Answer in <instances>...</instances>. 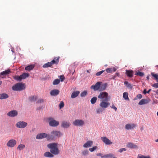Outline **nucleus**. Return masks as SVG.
Returning <instances> with one entry per match:
<instances>
[{
	"label": "nucleus",
	"mask_w": 158,
	"mask_h": 158,
	"mask_svg": "<svg viewBox=\"0 0 158 158\" xmlns=\"http://www.w3.org/2000/svg\"><path fill=\"white\" fill-rule=\"evenodd\" d=\"M47 147L50 149L51 153L54 155H57L59 153V150L57 148V145L56 143H52L47 145Z\"/></svg>",
	"instance_id": "obj_1"
},
{
	"label": "nucleus",
	"mask_w": 158,
	"mask_h": 158,
	"mask_svg": "<svg viewBox=\"0 0 158 158\" xmlns=\"http://www.w3.org/2000/svg\"><path fill=\"white\" fill-rule=\"evenodd\" d=\"M25 84L22 82L18 83L15 84L12 87V89L14 91H21L25 89Z\"/></svg>",
	"instance_id": "obj_2"
},
{
	"label": "nucleus",
	"mask_w": 158,
	"mask_h": 158,
	"mask_svg": "<svg viewBox=\"0 0 158 158\" xmlns=\"http://www.w3.org/2000/svg\"><path fill=\"white\" fill-rule=\"evenodd\" d=\"M47 120L49 126L51 127H56L59 124V122L55 120L52 117H49L47 118Z\"/></svg>",
	"instance_id": "obj_3"
},
{
	"label": "nucleus",
	"mask_w": 158,
	"mask_h": 158,
	"mask_svg": "<svg viewBox=\"0 0 158 158\" xmlns=\"http://www.w3.org/2000/svg\"><path fill=\"white\" fill-rule=\"evenodd\" d=\"M108 94L107 93L104 92H101L98 96V98L101 99L102 101H108Z\"/></svg>",
	"instance_id": "obj_4"
},
{
	"label": "nucleus",
	"mask_w": 158,
	"mask_h": 158,
	"mask_svg": "<svg viewBox=\"0 0 158 158\" xmlns=\"http://www.w3.org/2000/svg\"><path fill=\"white\" fill-rule=\"evenodd\" d=\"M59 58L54 59L51 62H48L43 65V67L44 68H48L51 67L54 64H57L59 62Z\"/></svg>",
	"instance_id": "obj_5"
},
{
	"label": "nucleus",
	"mask_w": 158,
	"mask_h": 158,
	"mask_svg": "<svg viewBox=\"0 0 158 158\" xmlns=\"http://www.w3.org/2000/svg\"><path fill=\"white\" fill-rule=\"evenodd\" d=\"M51 135H49L47 137L48 140H52L55 137H58L59 135V132L56 131H53L51 132Z\"/></svg>",
	"instance_id": "obj_6"
},
{
	"label": "nucleus",
	"mask_w": 158,
	"mask_h": 158,
	"mask_svg": "<svg viewBox=\"0 0 158 158\" xmlns=\"http://www.w3.org/2000/svg\"><path fill=\"white\" fill-rule=\"evenodd\" d=\"M27 125V123L23 121H20L16 124V126L19 128H24Z\"/></svg>",
	"instance_id": "obj_7"
},
{
	"label": "nucleus",
	"mask_w": 158,
	"mask_h": 158,
	"mask_svg": "<svg viewBox=\"0 0 158 158\" xmlns=\"http://www.w3.org/2000/svg\"><path fill=\"white\" fill-rule=\"evenodd\" d=\"M84 123V121L82 120L76 119L73 122L74 125L77 126H82L83 125Z\"/></svg>",
	"instance_id": "obj_8"
},
{
	"label": "nucleus",
	"mask_w": 158,
	"mask_h": 158,
	"mask_svg": "<svg viewBox=\"0 0 158 158\" xmlns=\"http://www.w3.org/2000/svg\"><path fill=\"white\" fill-rule=\"evenodd\" d=\"M16 141L15 139H11L7 143L6 145L8 147L13 148L16 144Z\"/></svg>",
	"instance_id": "obj_9"
},
{
	"label": "nucleus",
	"mask_w": 158,
	"mask_h": 158,
	"mask_svg": "<svg viewBox=\"0 0 158 158\" xmlns=\"http://www.w3.org/2000/svg\"><path fill=\"white\" fill-rule=\"evenodd\" d=\"M103 142L106 145H110L112 144V142H111L106 137H102L101 138Z\"/></svg>",
	"instance_id": "obj_10"
},
{
	"label": "nucleus",
	"mask_w": 158,
	"mask_h": 158,
	"mask_svg": "<svg viewBox=\"0 0 158 158\" xmlns=\"http://www.w3.org/2000/svg\"><path fill=\"white\" fill-rule=\"evenodd\" d=\"M107 101H102L100 103V106L102 108H106L110 105V103Z\"/></svg>",
	"instance_id": "obj_11"
},
{
	"label": "nucleus",
	"mask_w": 158,
	"mask_h": 158,
	"mask_svg": "<svg viewBox=\"0 0 158 158\" xmlns=\"http://www.w3.org/2000/svg\"><path fill=\"white\" fill-rule=\"evenodd\" d=\"M101 83L100 82H97L95 85H92L91 86V89L95 91L98 90L100 88Z\"/></svg>",
	"instance_id": "obj_12"
},
{
	"label": "nucleus",
	"mask_w": 158,
	"mask_h": 158,
	"mask_svg": "<svg viewBox=\"0 0 158 158\" xmlns=\"http://www.w3.org/2000/svg\"><path fill=\"white\" fill-rule=\"evenodd\" d=\"M48 136V134L45 133H42L40 134H38L36 136V139H41L43 138H46Z\"/></svg>",
	"instance_id": "obj_13"
},
{
	"label": "nucleus",
	"mask_w": 158,
	"mask_h": 158,
	"mask_svg": "<svg viewBox=\"0 0 158 158\" xmlns=\"http://www.w3.org/2000/svg\"><path fill=\"white\" fill-rule=\"evenodd\" d=\"M18 112L15 110H12L9 112L7 114L8 116L11 117H14L17 116L18 114Z\"/></svg>",
	"instance_id": "obj_14"
},
{
	"label": "nucleus",
	"mask_w": 158,
	"mask_h": 158,
	"mask_svg": "<svg viewBox=\"0 0 158 158\" xmlns=\"http://www.w3.org/2000/svg\"><path fill=\"white\" fill-rule=\"evenodd\" d=\"M126 73L129 77H132L133 76V71L131 70H126Z\"/></svg>",
	"instance_id": "obj_15"
},
{
	"label": "nucleus",
	"mask_w": 158,
	"mask_h": 158,
	"mask_svg": "<svg viewBox=\"0 0 158 158\" xmlns=\"http://www.w3.org/2000/svg\"><path fill=\"white\" fill-rule=\"evenodd\" d=\"M59 91L58 90L54 89L51 90L50 92V95L52 96H55L59 94Z\"/></svg>",
	"instance_id": "obj_16"
},
{
	"label": "nucleus",
	"mask_w": 158,
	"mask_h": 158,
	"mask_svg": "<svg viewBox=\"0 0 158 158\" xmlns=\"http://www.w3.org/2000/svg\"><path fill=\"white\" fill-rule=\"evenodd\" d=\"M93 142L92 141H87L83 146L84 148H89L93 144Z\"/></svg>",
	"instance_id": "obj_17"
},
{
	"label": "nucleus",
	"mask_w": 158,
	"mask_h": 158,
	"mask_svg": "<svg viewBox=\"0 0 158 158\" xmlns=\"http://www.w3.org/2000/svg\"><path fill=\"white\" fill-rule=\"evenodd\" d=\"M136 125L134 124H127L125 126V128L129 130L131 129L135 128Z\"/></svg>",
	"instance_id": "obj_18"
},
{
	"label": "nucleus",
	"mask_w": 158,
	"mask_h": 158,
	"mask_svg": "<svg viewBox=\"0 0 158 158\" xmlns=\"http://www.w3.org/2000/svg\"><path fill=\"white\" fill-rule=\"evenodd\" d=\"M61 127L64 128H68L70 126V123L69 122L63 121L61 123Z\"/></svg>",
	"instance_id": "obj_19"
},
{
	"label": "nucleus",
	"mask_w": 158,
	"mask_h": 158,
	"mask_svg": "<svg viewBox=\"0 0 158 158\" xmlns=\"http://www.w3.org/2000/svg\"><path fill=\"white\" fill-rule=\"evenodd\" d=\"M127 147L131 148H138L136 145L135 144L132 143H128L127 145Z\"/></svg>",
	"instance_id": "obj_20"
},
{
	"label": "nucleus",
	"mask_w": 158,
	"mask_h": 158,
	"mask_svg": "<svg viewBox=\"0 0 158 158\" xmlns=\"http://www.w3.org/2000/svg\"><path fill=\"white\" fill-rule=\"evenodd\" d=\"M11 73L10 70L9 69L3 71L0 73V75L1 76H5L10 74Z\"/></svg>",
	"instance_id": "obj_21"
},
{
	"label": "nucleus",
	"mask_w": 158,
	"mask_h": 158,
	"mask_svg": "<svg viewBox=\"0 0 158 158\" xmlns=\"http://www.w3.org/2000/svg\"><path fill=\"white\" fill-rule=\"evenodd\" d=\"M124 84L126 87L130 90H132L133 89L132 85L131 84L129 83L128 81H125L124 82Z\"/></svg>",
	"instance_id": "obj_22"
},
{
	"label": "nucleus",
	"mask_w": 158,
	"mask_h": 158,
	"mask_svg": "<svg viewBox=\"0 0 158 158\" xmlns=\"http://www.w3.org/2000/svg\"><path fill=\"white\" fill-rule=\"evenodd\" d=\"M116 69V68L113 67L110 68H107L106 69V70L107 73H112L113 72H115Z\"/></svg>",
	"instance_id": "obj_23"
},
{
	"label": "nucleus",
	"mask_w": 158,
	"mask_h": 158,
	"mask_svg": "<svg viewBox=\"0 0 158 158\" xmlns=\"http://www.w3.org/2000/svg\"><path fill=\"white\" fill-rule=\"evenodd\" d=\"M149 101L147 99H141L139 102L138 104L139 105H142L148 103Z\"/></svg>",
	"instance_id": "obj_24"
},
{
	"label": "nucleus",
	"mask_w": 158,
	"mask_h": 158,
	"mask_svg": "<svg viewBox=\"0 0 158 158\" xmlns=\"http://www.w3.org/2000/svg\"><path fill=\"white\" fill-rule=\"evenodd\" d=\"M80 94V92L78 91H77L73 92L72 94L71 98H74L77 97Z\"/></svg>",
	"instance_id": "obj_25"
},
{
	"label": "nucleus",
	"mask_w": 158,
	"mask_h": 158,
	"mask_svg": "<svg viewBox=\"0 0 158 158\" xmlns=\"http://www.w3.org/2000/svg\"><path fill=\"white\" fill-rule=\"evenodd\" d=\"M8 95L5 93L0 94V99H6L8 98Z\"/></svg>",
	"instance_id": "obj_26"
},
{
	"label": "nucleus",
	"mask_w": 158,
	"mask_h": 158,
	"mask_svg": "<svg viewBox=\"0 0 158 158\" xmlns=\"http://www.w3.org/2000/svg\"><path fill=\"white\" fill-rule=\"evenodd\" d=\"M35 67V65L32 64L27 66L25 68V69L26 70L30 71L32 70Z\"/></svg>",
	"instance_id": "obj_27"
},
{
	"label": "nucleus",
	"mask_w": 158,
	"mask_h": 158,
	"mask_svg": "<svg viewBox=\"0 0 158 158\" xmlns=\"http://www.w3.org/2000/svg\"><path fill=\"white\" fill-rule=\"evenodd\" d=\"M44 156L45 157H53L54 156L52 153L49 152H45L44 154Z\"/></svg>",
	"instance_id": "obj_28"
},
{
	"label": "nucleus",
	"mask_w": 158,
	"mask_h": 158,
	"mask_svg": "<svg viewBox=\"0 0 158 158\" xmlns=\"http://www.w3.org/2000/svg\"><path fill=\"white\" fill-rule=\"evenodd\" d=\"M29 76V74L27 73H24L20 75L22 79H24Z\"/></svg>",
	"instance_id": "obj_29"
},
{
	"label": "nucleus",
	"mask_w": 158,
	"mask_h": 158,
	"mask_svg": "<svg viewBox=\"0 0 158 158\" xmlns=\"http://www.w3.org/2000/svg\"><path fill=\"white\" fill-rule=\"evenodd\" d=\"M37 98L36 96H33L29 97V100L30 101L32 102L36 100Z\"/></svg>",
	"instance_id": "obj_30"
},
{
	"label": "nucleus",
	"mask_w": 158,
	"mask_h": 158,
	"mask_svg": "<svg viewBox=\"0 0 158 158\" xmlns=\"http://www.w3.org/2000/svg\"><path fill=\"white\" fill-rule=\"evenodd\" d=\"M151 75L155 79L157 80V82H158V74H155L154 73H151Z\"/></svg>",
	"instance_id": "obj_31"
},
{
	"label": "nucleus",
	"mask_w": 158,
	"mask_h": 158,
	"mask_svg": "<svg viewBox=\"0 0 158 158\" xmlns=\"http://www.w3.org/2000/svg\"><path fill=\"white\" fill-rule=\"evenodd\" d=\"M123 98L125 100H129L128 96V93L127 92H124L123 94Z\"/></svg>",
	"instance_id": "obj_32"
},
{
	"label": "nucleus",
	"mask_w": 158,
	"mask_h": 158,
	"mask_svg": "<svg viewBox=\"0 0 158 158\" xmlns=\"http://www.w3.org/2000/svg\"><path fill=\"white\" fill-rule=\"evenodd\" d=\"M97 98L96 97H94L92 98L90 102L92 104H94L96 102Z\"/></svg>",
	"instance_id": "obj_33"
},
{
	"label": "nucleus",
	"mask_w": 158,
	"mask_h": 158,
	"mask_svg": "<svg viewBox=\"0 0 158 158\" xmlns=\"http://www.w3.org/2000/svg\"><path fill=\"white\" fill-rule=\"evenodd\" d=\"M114 155L112 153H110L109 154H107L106 155H105V158H112L114 157Z\"/></svg>",
	"instance_id": "obj_34"
},
{
	"label": "nucleus",
	"mask_w": 158,
	"mask_h": 158,
	"mask_svg": "<svg viewBox=\"0 0 158 158\" xmlns=\"http://www.w3.org/2000/svg\"><path fill=\"white\" fill-rule=\"evenodd\" d=\"M25 147V146L24 145L21 144L18 146V147H17V148H18L19 150H21L24 148Z\"/></svg>",
	"instance_id": "obj_35"
},
{
	"label": "nucleus",
	"mask_w": 158,
	"mask_h": 158,
	"mask_svg": "<svg viewBox=\"0 0 158 158\" xmlns=\"http://www.w3.org/2000/svg\"><path fill=\"white\" fill-rule=\"evenodd\" d=\"M59 83V79H55L53 82V85H56L58 84Z\"/></svg>",
	"instance_id": "obj_36"
},
{
	"label": "nucleus",
	"mask_w": 158,
	"mask_h": 158,
	"mask_svg": "<svg viewBox=\"0 0 158 158\" xmlns=\"http://www.w3.org/2000/svg\"><path fill=\"white\" fill-rule=\"evenodd\" d=\"M107 84L105 83L102 85L101 87V90H103L105 89L107 86Z\"/></svg>",
	"instance_id": "obj_37"
},
{
	"label": "nucleus",
	"mask_w": 158,
	"mask_h": 158,
	"mask_svg": "<svg viewBox=\"0 0 158 158\" xmlns=\"http://www.w3.org/2000/svg\"><path fill=\"white\" fill-rule=\"evenodd\" d=\"M135 75L139 76L140 77H142L144 75V74L143 73L140 72H138L136 73V74H135Z\"/></svg>",
	"instance_id": "obj_38"
},
{
	"label": "nucleus",
	"mask_w": 158,
	"mask_h": 158,
	"mask_svg": "<svg viewBox=\"0 0 158 158\" xmlns=\"http://www.w3.org/2000/svg\"><path fill=\"white\" fill-rule=\"evenodd\" d=\"M103 111V109L102 108H99L96 110V112L98 114L101 113Z\"/></svg>",
	"instance_id": "obj_39"
},
{
	"label": "nucleus",
	"mask_w": 158,
	"mask_h": 158,
	"mask_svg": "<svg viewBox=\"0 0 158 158\" xmlns=\"http://www.w3.org/2000/svg\"><path fill=\"white\" fill-rule=\"evenodd\" d=\"M14 79L16 80L19 81H20L22 79L21 77H20V75L19 76H15Z\"/></svg>",
	"instance_id": "obj_40"
},
{
	"label": "nucleus",
	"mask_w": 158,
	"mask_h": 158,
	"mask_svg": "<svg viewBox=\"0 0 158 158\" xmlns=\"http://www.w3.org/2000/svg\"><path fill=\"white\" fill-rule=\"evenodd\" d=\"M136 97L135 98H134V100H135L137 99L138 98L139 99H141L142 98V95L141 94H138L137 95Z\"/></svg>",
	"instance_id": "obj_41"
},
{
	"label": "nucleus",
	"mask_w": 158,
	"mask_h": 158,
	"mask_svg": "<svg viewBox=\"0 0 158 158\" xmlns=\"http://www.w3.org/2000/svg\"><path fill=\"white\" fill-rule=\"evenodd\" d=\"M137 158H150V157L149 156H145L143 155H138Z\"/></svg>",
	"instance_id": "obj_42"
},
{
	"label": "nucleus",
	"mask_w": 158,
	"mask_h": 158,
	"mask_svg": "<svg viewBox=\"0 0 158 158\" xmlns=\"http://www.w3.org/2000/svg\"><path fill=\"white\" fill-rule=\"evenodd\" d=\"M87 94V92L86 91H84L81 94V97H84Z\"/></svg>",
	"instance_id": "obj_43"
},
{
	"label": "nucleus",
	"mask_w": 158,
	"mask_h": 158,
	"mask_svg": "<svg viewBox=\"0 0 158 158\" xmlns=\"http://www.w3.org/2000/svg\"><path fill=\"white\" fill-rule=\"evenodd\" d=\"M105 71V70H102L96 73V75L97 76H99L102 73H103Z\"/></svg>",
	"instance_id": "obj_44"
},
{
	"label": "nucleus",
	"mask_w": 158,
	"mask_h": 158,
	"mask_svg": "<svg viewBox=\"0 0 158 158\" xmlns=\"http://www.w3.org/2000/svg\"><path fill=\"white\" fill-rule=\"evenodd\" d=\"M97 148V147L95 146L94 147H93L92 148H89V150L91 152H93L94 150L96 149Z\"/></svg>",
	"instance_id": "obj_45"
},
{
	"label": "nucleus",
	"mask_w": 158,
	"mask_h": 158,
	"mask_svg": "<svg viewBox=\"0 0 158 158\" xmlns=\"http://www.w3.org/2000/svg\"><path fill=\"white\" fill-rule=\"evenodd\" d=\"M65 79V77L63 75L60 76V81H63Z\"/></svg>",
	"instance_id": "obj_46"
},
{
	"label": "nucleus",
	"mask_w": 158,
	"mask_h": 158,
	"mask_svg": "<svg viewBox=\"0 0 158 158\" xmlns=\"http://www.w3.org/2000/svg\"><path fill=\"white\" fill-rule=\"evenodd\" d=\"M64 102L63 101H61L60 103V109L64 107Z\"/></svg>",
	"instance_id": "obj_47"
},
{
	"label": "nucleus",
	"mask_w": 158,
	"mask_h": 158,
	"mask_svg": "<svg viewBox=\"0 0 158 158\" xmlns=\"http://www.w3.org/2000/svg\"><path fill=\"white\" fill-rule=\"evenodd\" d=\"M44 102V100L42 99H40L38 100L36 102V103H43Z\"/></svg>",
	"instance_id": "obj_48"
},
{
	"label": "nucleus",
	"mask_w": 158,
	"mask_h": 158,
	"mask_svg": "<svg viewBox=\"0 0 158 158\" xmlns=\"http://www.w3.org/2000/svg\"><path fill=\"white\" fill-rule=\"evenodd\" d=\"M97 156H100L101 158H105V155H103V154L101 153H97L96 154Z\"/></svg>",
	"instance_id": "obj_49"
},
{
	"label": "nucleus",
	"mask_w": 158,
	"mask_h": 158,
	"mask_svg": "<svg viewBox=\"0 0 158 158\" xmlns=\"http://www.w3.org/2000/svg\"><path fill=\"white\" fill-rule=\"evenodd\" d=\"M88 152L87 150H84L82 152V154L83 155H85L88 154Z\"/></svg>",
	"instance_id": "obj_50"
},
{
	"label": "nucleus",
	"mask_w": 158,
	"mask_h": 158,
	"mask_svg": "<svg viewBox=\"0 0 158 158\" xmlns=\"http://www.w3.org/2000/svg\"><path fill=\"white\" fill-rule=\"evenodd\" d=\"M126 149L124 148H122L120 149L118 151V152L121 153L123 151H126Z\"/></svg>",
	"instance_id": "obj_51"
},
{
	"label": "nucleus",
	"mask_w": 158,
	"mask_h": 158,
	"mask_svg": "<svg viewBox=\"0 0 158 158\" xmlns=\"http://www.w3.org/2000/svg\"><path fill=\"white\" fill-rule=\"evenodd\" d=\"M110 107L111 108L114 109L115 111L117 110V108L116 107H115L114 104H113L112 106H110Z\"/></svg>",
	"instance_id": "obj_52"
},
{
	"label": "nucleus",
	"mask_w": 158,
	"mask_h": 158,
	"mask_svg": "<svg viewBox=\"0 0 158 158\" xmlns=\"http://www.w3.org/2000/svg\"><path fill=\"white\" fill-rule=\"evenodd\" d=\"M152 86L155 88H158V83H155L153 84Z\"/></svg>",
	"instance_id": "obj_53"
},
{
	"label": "nucleus",
	"mask_w": 158,
	"mask_h": 158,
	"mask_svg": "<svg viewBox=\"0 0 158 158\" xmlns=\"http://www.w3.org/2000/svg\"><path fill=\"white\" fill-rule=\"evenodd\" d=\"M143 93L144 94H146V93H147V92L146 91V89H144Z\"/></svg>",
	"instance_id": "obj_54"
},
{
	"label": "nucleus",
	"mask_w": 158,
	"mask_h": 158,
	"mask_svg": "<svg viewBox=\"0 0 158 158\" xmlns=\"http://www.w3.org/2000/svg\"><path fill=\"white\" fill-rule=\"evenodd\" d=\"M115 76H119V74L118 73H116L115 74Z\"/></svg>",
	"instance_id": "obj_55"
},
{
	"label": "nucleus",
	"mask_w": 158,
	"mask_h": 158,
	"mask_svg": "<svg viewBox=\"0 0 158 158\" xmlns=\"http://www.w3.org/2000/svg\"><path fill=\"white\" fill-rule=\"evenodd\" d=\"M151 89H150L148 90L147 91V93L149 94L150 91H151Z\"/></svg>",
	"instance_id": "obj_56"
},
{
	"label": "nucleus",
	"mask_w": 158,
	"mask_h": 158,
	"mask_svg": "<svg viewBox=\"0 0 158 158\" xmlns=\"http://www.w3.org/2000/svg\"><path fill=\"white\" fill-rule=\"evenodd\" d=\"M147 79L148 80H149V77L148 76L147 77Z\"/></svg>",
	"instance_id": "obj_57"
},
{
	"label": "nucleus",
	"mask_w": 158,
	"mask_h": 158,
	"mask_svg": "<svg viewBox=\"0 0 158 158\" xmlns=\"http://www.w3.org/2000/svg\"><path fill=\"white\" fill-rule=\"evenodd\" d=\"M2 82L1 81H0V85H1L2 84Z\"/></svg>",
	"instance_id": "obj_58"
},
{
	"label": "nucleus",
	"mask_w": 158,
	"mask_h": 158,
	"mask_svg": "<svg viewBox=\"0 0 158 158\" xmlns=\"http://www.w3.org/2000/svg\"><path fill=\"white\" fill-rule=\"evenodd\" d=\"M156 142H158V139L156 140Z\"/></svg>",
	"instance_id": "obj_59"
},
{
	"label": "nucleus",
	"mask_w": 158,
	"mask_h": 158,
	"mask_svg": "<svg viewBox=\"0 0 158 158\" xmlns=\"http://www.w3.org/2000/svg\"><path fill=\"white\" fill-rule=\"evenodd\" d=\"M157 116H158V111L157 112Z\"/></svg>",
	"instance_id": "obj_60"
},
{
	"label": "nucleus",
	"mask_w": 158,
	"mask_h": 158,
	"mask_svg": "<svg viewBox=\"0 0 158 158\" xmlns=\"http://www.w3.org/2000/svg\"><path fill=\"white\" fill-rule=\"evenodd\" d=\"M105 66H107V65H106Z\"/></svg>",
	"instance_id": "obj_61"
}]
</instances>
